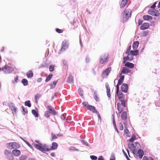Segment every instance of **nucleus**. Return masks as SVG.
Returning a JSON list of instances; mask_svg holds the SVG:
<instances>
[{"label": "nucleus", "instance_id": "f03ea898", "mask_svg": "<svg viewBox=\"0 0 160 160\" xmlns=\"http://www.w3.org/2000/svg\"><path fill=\"white\" fill-rule=\"evenodd\" d=\"M131 11L129 9L125 10L121 14V20L124 23L126 22L131 17Z\"/></svg>", "mask_w": 160, "mask_h": 160}, {"label": "nucleus", "instance_id": "1a4fd4ad", "mask_svg": "<svg viewBox=\"0 0 160 160\" xmlns=\"http://www.w3.org/2000/svg\"><path fill=\"white\" fill-rule=\"evenodd\" d=\"M128 88V85L124 83L123 84L121 87L122 90V92L126 93L127 92Z\"/></svg>", "mask_w": 160, "mask_h": 160}, {"label": "nucleus", "instance_id": "5701e85b", "mask_svg": "<svg viewBox=\"0 0 160 160\" xmlns=\"http://www.w3.org/2000/svg\"><path fill=\"white\" fill-rule=\"evenodd\" d=\"M125 66L126 67H128L130 68H132L134 67V65L133 63L129 62H126L125 63Z\"/></svg>", "mask_w": 160, "mask_h": 160}, {"label": "nucleus", "instance_id": "69168bd1", "mask_svg": "<svg viewBox=\"0 0 160 160\" xmlns=\"http://www.w3.org/2000/svg\"><path fill=\"white\" fill-rule=\"evenodd\" d=\"M142 21L141 20H139L138 21V24L139 25H140L142 24Z\"/></svg>", "mask_w": 160, "mask_h": 160}, {"label": "nucleus", "instance_id": "a211bd4d", "mask_svg": "<svg viewBox=\"0 0 160 160\" xmlns=\"http://www.w3.org/2000/svg\"><path fill=\"white\" fill-rule=\"evenodd\" d=\"M130 72L131 71L129 70L127 68L124 67L122 68V73L123 74H126Z\"/></svg>", "mask_w": 160, "mask_h": 160}, {"label": "nucleus", "instance_id": "338daca9", "mask_svg": "<svg viewBox=\"0 0 160 160\" xmlns=\"http://www.w3.org/2000/svg\"><path fill=\"white\" fill-rule=\"evenodd\" d=\"M63 63L65 66H68L67 61H64Z\"/></svg>", "mask_w": 160, "mask_h": 160}, {"label": "nucleus", "instance_id": "9d476101", "mask_svg": "<svg viewBox=\"0 0 160 160\" xmlns=\"http://www.w3.org/2000/svg\"><path fill=\"white\" fill-rule=\"evenodd\" d=\"M149 27V25L148 23L145 22L143 23L142 25L141 26L140 28L141 29L143 30L148 28Z\"/></svg>", "mask_w": 160, "mask_h": 160}, {"label": "nucleus", "instance_id": "864d4df0", "mask_svg": "<svg viewBox=\"0 0 160 160\" xmlns=\"http://www.w3.org/2000/svg\"><path fill=\"white\" fill-rule=\"evenodd\" d=\"M82 104L85 107H87V106H88V103L87 102H83L82 103Z\"/></svg>", "mask_w": 160, "mask_h": 160}, {"label": "nucleus", "instance_id": "f8f14e48", "mask_svg": "<svg viewBox=\"0 0 160 160\" xmlns=\"http://www.w3.org/2000/svg\"><path fill=\"white\" fill-rule=\"evenodd\" d=\"M106 87L107 89V96L108 98H109L111 96L110 89L108 83H106Z\"/></svg>", "mask_w": 160, "mask_h": 160}, {"label": "nucleus", "instance_id": "79ce46f5", "mask_svg": "<svg viewBox=\"0 0 160 160\" xmlns=\"http://www.w3.org/2000/svg\"><path fill=\"white\" fill-rule=\"evenodd\" d=\"M90 158L92 160H96L97 159V157L94 155H91L90 156Z\"/></svg>", "mask_w": 160, "mask_h": 160}, {"label": "nucleus", "instance_id": "cd10ccee", "mask_svg": "<svg viewBox=\"0 0 160 160\" xmlns=\"http://www.w3.org/2000/svg\"><path fill=\"white\" fill-rule=\"evenodd\" d=\"M127 117V114L126 112H123L121 115V118L123 120H125Z\"/></svg>", "mask_w": 160, "mask_h": 160}, {"label": "nucleus", "instance_id": "b1692460", "mask_svg": "<svg viewBox=\"0 0 160 160\" xmlns=\"http://www.w3.org/2000/svg\"><path fill=\"white\" fill-rule=\"evenodd\" d=\"M130 52L132 56L137 55L139 53V51L138 50H131Z\"/></svg>", "mask_w": 160, "mask_h": 160}, {"label": "nucleus", "instance_id": "aec40b11", "mask_svg": "<svg viewBox=\"0 0 160 160\" xmlns=\"http://www.w3.org/2000/svg\"><path fill=\"white\" fill-rule=\"evenodd\" d=\"M117 94L119 100H122L123 99L124 95L122 92L119 93V92H118V93H117Z\"/></svg>", "mask_w": 160, "mask_h": 160}, {"label": "nucleus", "instance_id": "423d86ee", "mask_svg": "<svg viewBox=\"0 0 160 160\" xmlns=\"http://www.w3.org/2000/svg\"><path fill=\"white\" fill-rule=\"evenodd\" d=\"M148 13L151 15L155 16H158L160 14L159 11L155 9L152 10L150 9L148 10Z\"/></svg>", "mask_w": 160, "mask_h": 160}, {"label": "nucleus", "instance_id": "dca6fc26", "mask_svg": "<svg viewBox=\"0 0 160 160\" xmlns=\"http://www.w3.org/2000/svg\"><path fill=\"white\" fill-rule=\"evenodd\" d=\"M139 44V42L138 41L134 42L132 44V48L134 50H136L138 48Z\"/></svg>", "mask_w": 160, "mask_h": 160}, {"label": "nucleus", "instance_id": "6e6d98bb", "mask_svg": "<svg viewBox=\"0 0 160 160\" xmlns=\"http://www.w3.org/2000/svg\"><path fill=\"white\" fill-rule=\"evenodd\" d=\"M122 105L124 107H125V102L123 100H121Z\"/></svg>", "mask_w": 160, "mask_h": 160}, {"label": "nucleus", "instance_id": "393cba45", "mask_svg": "<svg viewBox=\"0 0 160 160\" xmlns=\"http://www.w3.org/2000/svg\"><path fill=\"white\" fill-rule=\"evenodd\" d=\"M58 145L57 143L55 142H53L52 144L51 149L52 150H55L57 148Z\"/></svg>", "mask_w": 160, "mask_h": 160}, {"label": "nucleus", "instance_id": "c756f323", "mask_svg": "<svg viewBox=\"0 0 160 160\" xmlns=\"http://www.w3.org/2000/svg\"><path fill=\"white\" fill-rule=\"evenodd\" d=\"M18 76L17 75L15 77L14 80H12V82L13 83L16 84L18 82Z\"/></svg>", "mask_w": 160, "mask_h": 160}, {"label": "nucleus", "instance_id": "603ef678", "mask_svg": "<svg viewBox=\"0 0 160 160\" xmlns=\"http://www.w3.org/2000/svg\"><path fill=\"white\" fill-rule=\"evenodd\" d=\"M81 142L83 143L86 146H88V142H86L85 141H84L83 140H81Z\"/></svg>", "mask_w": 160, "mask_h": 160}, {"label": "nucleus", "instance_id": "09e8293b", "mask_svg": "<svg viewBox=\"0 0 160 160\" xmlns=\"http://www.w3.org/2000/svg\"><path fill=\"white\" fill-rule=\"evenodd\" d=\"M131 46H130L127 49V51H126V54H128L129 53V52L130 51V50H131Z\"/></svg>", "mask_w": 160, "mask_h": 160}, {"label": "nucleus", "instance_id": "4d7b16f0", "mask_svg": "<svg viewBox=\"0 0 160 160\" xmlns=\"http://www.w3.org/2000/svg\"><path fill=\"white\" fill-rule=\"evenodd\" d=\"M96 113H97V115L98 117V119L100 120V122H101V118L100 115L99 114L97 111H96Z\"/></svg>", "mask_w": 160, "mask_h": 160}, {"label": "nucleus", "instance_id": "9b49d317", "mask_svg": "<svg viewBox=\"0 0 160 160\" xmlns=\"http://www.w3.org/2000/svg\"><path fill=\"white\" fill-rule=\"evenodd\" d=\"M48 109L51 112H50L52 114L56 115L57 113L54 109L51 106H48L47 107Z\"/></svg>", "mask_w": 160, "mask_h": 160}, {"label": "nucleus", "instance_id": "49530a36", "mask_svg": "<svg viewBox=\"0 0 160 160\" xmlns=\"http://www.w3.org/2000/svg\"><path fill=\"white\" fill-rule=\"evenodd\" d=\"M69 150H73V151H78V149L76 148L75 147H70L69 148Z\"/></svg>", "mask_w": 160, "mask_h": 160}, {"label": "nucleus", "instance_id": "8fccbe9b", "mask_svg": "<svg viewBox=\"0 0 160 160\" xmlns=\"http://www.w3.org/2000/svg\"><path fill=\"white\" fill-rule=\"evenodd\" d=\"M56 32L59 33H61L63 32L62 30L58 28L56 29Z\"/></svg>", "mask_w": 160, "mask_h": 160}, {"label": "nucleus", "instance_id": "39448f33", "mask_svg": "<svg viewBox=\"0 0 160 160\" xmlns=\"http://www.w3.org/2000/svg\"><path fill=\"white\" fill-rule=\"evenodd\" d=\"M2 70L5 74L10 73L12 72V71L11 67L7 65L2 67Z\"/></svg>", "mask_w": 160, "mask_h": 160}, {"label": "nucleus", "instance_id": "3c124183", "mask_svg": "<svg viewBox=\"0 0 160 160\" xmlns=\"http://www.w3.org/2000/svg\"><path fill=\"white\" fill-rule=\"evenodd\" d=\"M124 132L125 134H128V132H129L128 129L126 127H125V128Z\"/></svg>", "mask_w": 160, "mask_h": 160}, {"label": "nucleus", "instance_id": "f704fd0d", "mask_svg": "<svg viewBox=\"0 0 160 160\" xmlns=\"http://www.w3.org/2000/svg\"><path fill=\"white\" fill-rule=\"evenodd\" d=\"M41 97V95L39 94H36L35 96L36 102H37V99H39Z\"/></svg>", "mask_w": 160, "mask_h": 160}, {"label": "nucleus", "instance_id": "a878e982", "mask_svg": "<svg viewBox=\"0 0 160 160\" xmlns=\"http://www.w3.org/2000/svg\"><path fill=\"white\" fill-rule=\"evenodd\" d=\"M124 78V76L122 75L121 77L118 81V84H121Z\"/></svg>", "mask_w": 160, "mask_h": 160}, {"label": "nucleus", "instance_id": "20e7f679", "mask_svg": "<svg viewBox=\"0 0 160 160\" xmlns=\"http://www.w3.org/2000/svg\"><path fill=\"white\" fill-rule=\"evenodd\" d=\"M62 45L61 48L59 50V53L64 52L68 48L69 45L68 41V40H65L62 42Z\"/></svg>", "mask_w": 160, "mask_h": 160}, {"label": "nucleus", "instance_id": "ea45409f", "mask_svg": "<svg viewBox=\"0 0 160 160\" xmlns=\"http://www.w3.org/2000/svg\"><path fill=\"white\" fill-rule=\"evenodd\" d=\"M51 136L52 137V138L51 139V141H53L54 139L57 138V137L56 136V135L53 133H51Z\"/></svg>", "mask_w": 160, "mask_h": 160}, {"label": "nucleus", "instance_id": "7ed1b4c3", "mask_svg": "<svg viewBox=\"0 0 160 160\" xmlns=\"http://www.w3.org/2000/svg\"><path fill=\"white\" fill-rule=\"evenodd\" d=\"M34 146L35 148L40 151L45 153L49 150L48 146L46 144L39 143V144H35Z\"/></svg>", "mask_w": 160, "mask_h": 160}, {"label": "nucleus", "instance_id": "bf43d9fd", "mask_svg": "<svg viewBox=\"0 0 160 160\" xmlns=\"http://www.w3.org/2000/svg\"><path fill=\"white\" fill-rule=\"evenodd\" d=\"M4 153L5 154L8 155V154H10V152H9L8 150H6L4 151Z\"/></svg>", "mask_w": 160, "mask_h": 160}, {"label": "nucleus", "instance_id": "58836bf2", "mask_svg": "<svg viewBox=\"0 0 160 160\" xmlns=\"http://www.w3.org/2000/svg\"><path fill=\"white\" fill-rule=\"evenodd\" d=\"M55 67L54 65H51L49 66V70L50 72H52L54 70V68Z\"/></svg>", "mask_w": 160, "mask_h": 160}, {"label": "nucleus", "instance_id": "a19ab883", "mask_svg": "<svg viewBox=\"0 0 160 160\" xmlns=\"http://www.w3.org/2000/svg\"><path fill=\"white\" fill-rule=\"evenodd\" d=\"M48 65L47 63H46V62H44V63L41 65L40 67V68L44 67H48Z\"/></svg>", "mask_w": 160, "mask_h": 160}, {"label": "nucleus", "instance_id": "0eeeda50", "mask_svg": "<svg viewBox=\"0 0 160 160\" xmlns=\"http://www.w3.org/2000/svg\"><path fill=\"white\" fill-rule=\"evenodd\" d=\"M9 148L10 149H17L20 147V145L16 142L9 143L8 144Z\"/></svg>", "mask_w": 160, "mask_h": 160}, {"label": "nucleus", "instance_id": "f257e3e1", "mask_svg": "<svg viewBox=\"0 0 160 160\" xmlns=\"http://www.w3.org/2000/svg\"><path fill=\"white\" fill-rule=\"evenodd\" d=\"M128 144L129 148L132 151L133 153L134 154L135 157L141 159L142 158L144 154L142 150L139 149L137 152L136 150L135 147L133 143L129 142Z\"/></svg>", "mask_w": 160, "mask_h": 160}, {"label": "nucleus", "instance_id": "a18cd8bd", "mask_svg": "<svg viewBox=\"0 0 160 160\" xmlns=\"http://www.w3.org/2000/svg\"><path fill=\"white\" fill-rule=\"evenodd\" d=\"M9 106L11 108L12 110L14 111L15 112H16V108L13 105L12 106L10 105Z\"/></svg>", "mask_w": 160, "mask_h": 160}, {"label": "nucleus", "instance_id": "c9c22d12", "mask_svg": "<svg viewBox=\"0 0 160 160\" xmlns=\"http://www.w3.org/2000/svg\"><path fill=\"white\" fill-rule=\"evenodd\" d=\"M78 92L82 98H83V91L80 88L78 89Z\"/></svg>", "mask_w": 160, "mask_h": 160}, {"label": "nucleus", "instance_id": "0e129e2a", "mask_svg": "<svg viewBox=\"0 0 160 160\" xmlns=\"http://www.w3.org/2000/svg\"><path fill=\"white\" fill-rule=\"evenodd\" d=\"M113 124L114 127H116V125L115 124V120L114 118H113Z\"/></svg>", "mask_w": 160, "mask_h": 160}, {"label": "nucleus", "instance_id": "473e14b6", "mask_svg": "<svg viewBox=\"0 0 160 160\" xmlns=\"http://www.w3.org/2000/svg\"><path fill=\"white\" fill-rule=\"evenodd\" d=\"M136 136L134 134H132L131 138L129 140V141L131 142H133V141L136 139Z\"/></svg>", "mask_w": 160, "mask_h": 160}, {"label": "nucleus", "instance_id": "2eb2a0df", "mask_svg": "<svg viewBox=\"0 0 160 160\" xmlns=\"http://www.w3.org/2000/svg\"><path fill=\"white\" fill-rule=\"evenodd\" d=\"M128 1V0H122L120 5V8H122L125 7L127 4Z\"/></svg>", "mask_w": 160, "mask_h": 160}, {"label": "nucleus", "instance_id": "7c9ffc66", "mask_svg": "<svg viewBox=\"0 0 160 160\" xmlns=\"http://www.w3.org/2000/svg\"><path fill=\"white\" fill-rule=\"evenodd\" d=\"M53 76L52 74H50L46 78L45 80V82H47L49 81L51 78H52Z\"/></svg>", "mask_w": 160, "mask_h": 160}, {"label": "nucleus", "instance_id": "f3484780", "mask_svg": "<svg viewBox=\"0 0 160 160\" xmlns=\"http://www.w3.org/2000/svg\"><path fill=\"white\" fill-rule=\"evenodd\" d=\"M12 153L16 156H19L21 153L20 151L17 149L13 150L12 151Z\"/></svg>", "mask_w": 160, "mask_h": 160}, {"label": "nucleus", "instance_id": "4c0bfd02", "mask_svg": "<svg viewBox=\"0 0 160 160\" xmlns=\"http://www.w3.org/2000/svg\"><path fill=\"white\" fill-rule=\"evenodd\" d=\"M118 103L117 104V107H118V113H120L122 112L123 109L122 108H121L118 105Z\"/></svg>", "mask_w": 160, "mask_h": 160}, {"label": "nucleus", "instance_id": "6ab92c4d", "mask_svg": "<svg viewBox=\"0 0 160 160\" xmlns=\"http://www.w3.org/2000/svg\"><path fill=\"white\" fill-rule=\"evenodd\" d=\"M143 18L145 20L151 21L152 19V17L149 15H144L143 17Z\"/></svg>", "mask_w": 160, "mask_h": 160}, {"label": "nucleus", "instance_id": "052dcab7", "mask_svg": "<svg viewBox=\"0 0 160 160\" xmlns=\"http://www.w3.org/2000/svg\"><path fill=\"white\" fill-rule=\"evenodd\" d=\"M110 160H115V158L114 157V155L112 154L111 155V158Z\"/></svg>", "mask_w": 160, "mask_h": 160}, {"label": "nucleus", "instance_id": "412c9836", "mask_svg": "<svg viewBox=\"0 0 160 160\" xmlns=\"http://www.w3.org/2000/svg\"><path fill=\"white\" fill-rule=\"evenodd\" d=\"M67 82L71 84L73 83V77L71 75L69 76L68 78Z\"/></svg>", "mask_w": 160, "mask_h": 160}, {"label": "nucleus", "instance_id": "774afa93", "mask_svg": "<svg viewBox=\"0 0 160 160\" xmlns=\"http://www.w3.org/2000/svg\"><path fill=\"white\" fill-rule=\"evenodd\" d=\"M98 160H104L103 159L102 156H99V158L98 159Z\"/></svg>", "mask_w": 160, "mask_h": 160}, {"label": "nucleus", "instance_id": "bb28decb", "mask_svg": "<svg viewBox=\"0 0 160 160\" xmlns=\"http://www.w3.org/2000/svg\"><path fill=\"white\" fill-rule=\"evenodd\" d=\"M22 82L24 86H27L28 84V82L26 79H23L22 81Z\"/></svg>", "mask_w": 160, "mask_h": 160}, {"label": "nucleus", "instance_id": "5fc2aeb1", "mask_svg": "<svg viewBox=\"0 0 160 160\" xmlns=\"http://www.w3.org/2000/svg\"><path fill=\"white\" fill-rule=\"evenodd\" d=\"M94 98L97 101H98V98L95 92L94 93Z\"/></svg>", "mask_w": 160, "mask_h": 160}, {"label": "nucleus", "instance_id": "37998d69", "mask_svg": "<svg viewBox=\"0 0 160 160\" xmlns=\"http://www.w3.org/2000/svg\"><path fill=\"white\" fill-rule=\"evenodd\" d=\"M119 129L120 130H123V125L121 122H120L119 123Z\"/></svg>", "mask_w": 160, "mask_h": 160}, {"label": "nucleus", "instance_id": "de8ad7c7", "mask_svg": "<svg viewBox=\"0 0 160 160\" xmlns=\"http://www.w3.org/2000/svg\"><path fill=\"white\" fill-rule=\"evenodd\" d=\"M65 114L61 115V118L62 120H64L65 118Z\"/></svg>", "mask_w": 160, "mask_h": 160}, {"label": "nucleus", "instance_id": "e433bc0d", "mask_svg": "<svg viewBox=\"0 0 160 160\" xmlns=\"http://www.w3.org/2000/svg\"><path fill=\"white\" fill-rule=\"evenodd\" d=\"M25 105L29 107H30L31 106V104L30 103V102L29 100L26 101L25 102Z\"/></svg>", "mask_w": 160, "mask_h": 160}, {"label": "nucleus", "instance_id": "680f3d73", "mask_svg": "<svg viewBox=\"0 0 160 160\" xmlns=\"http://www.w3.org/2000/svg\"><path fill=\"white\" fill-rule=\"evenodd\" d=\"M22 109L23 112H25V113H27L28 111L27 110H25V108L24 106H22Z\"/></svg>", "mask_w": 160, "mask_h": 160}, {"label": "nucleus", "instance_id": "e2e57ef3", "mask_svg": "<svg viewBox=\"0 0 160 160\" xmlns=\"http://www.w3.org/2000/svg\"><path fill=\"white\" fill-rule=\"evenodd\" d=\"M157 3L156 2H155L154 4L152 5L151 6V8H154L156 7V4Z\"/></svg>", "mask_w": 160, "mask_h": 160}, {"label": "nucleus", "instance_id": "ddd939ff", "mask_svg": "<svg viewBox=\"0 0 160 160\" xmlns=\"http://www.w3.org/2000/svg\"><path fill=\"white\" fill-rule=\"evenodd\" d=\"M126 57L124 58L123 60H132L133 58V56L130 52V53L128 54Z\"/></svg>", "mask_w": 160, "mask_h": 160}, {"label": "nucleus", "instance_id": "2f4dec72", "mask_svg": "<svg viewBox=\"0 0 160 160\" xmlns=\"http://www.w3.org/2000/svg\"><path fill=\"white\" fill-rule=\"evenodd\" d=\"M50 112L49 111H46L45 112L44 115L47 118H48L50 115Z\"/></svg>", "mask_w": 160, "mask_h": 160}, {"label": "nucleus", "instance_id": "72a5a7b5", "mask_svg": "<svg viewBox=\"0 0 160 160\" xmlns=\"http://www.w3.org/2000/svg\"><path fill=\"white\" fill-rule=\"evenodd\" d=\"M32 113L34 115V116L36 117H38V112H36V111L34 109H33L32 111Z\"/></svg>", "mask_w": 160, "mask_h": 160}, {"label": "nucleus", "instance_id": "c03bdc74", "mask_svg": "<svg viewBox=\"0 0 160 160\" xmlns=\"http://www.w3.org/2000/svg\"><path fill=\"white\" fill-rule=\"evenodd\" d=\"M27 157L25 155H22L20 157V160H25Z\"/></svg>", "mask_w": 160, "mask_h": 160}, {"label": "nucleus", "instance_id": "c85d7f7f", "mask_svg": "<svg viewBox=\"0 0 160 160\" xmlns=\"http://www.w3.org/2000/svg\"><path fill=\"white\" fill-rule=\"evenodd\" d=\"M108 57V55L104 54L103 55L101 56L100 60H107Z\"/></svg>", "mask_w": 160, "mask_h": 160}, {"label": "nucleus", "instance_id": "4468645a", "mask_svg": "<svg viewBox=\"0 0 160 160\" xmlns=\"http://www.w3.org/2000/svg\"><path fill=\"white\" fill-rule=\"evenodd\" d=\"M87 109L92 111L93 112L96 113V111L95 108L93 106L88 105V106H87Z\"/></svg>", "mask_w": 160, "mask_h": 160}, {"label": "nucleus", "instance_id": "13d9d810", "mask_svg": "<svg viewBox=\"0 0 160 160\" xmlns=\"http://www.w3.org/2000/svg\"><path fill=\"white\" fill-rule=\"evenodd\" d=\"M121 84H118V83L117 84L116 86V88H117V93H118V92H119V86L120 85H121Z\"/></svg>", "mask_w": 160, "mask_h": 160}, {"label": "nucleus", "instance_id": "4be33fe9", "mask_svg": "<svg viewBox=\"0 0 160 160\" xmlns=\"http://www.w3.org/2000/svg\"><path fill=\"white\" fill-rule=\"evenodd\" d=\"M26 75L28 78H31L33 77V74L32 72L30 70L27 72Z\"/></svg>", "mask_w": 160, "mask_h": 160}, {"label": "nucleus", "instance_id": "6e6552de", "mask_svg": "<svg viewBox=\"0 0 160 160\" xmlns=\"http://www.w3.org/2000/svg\"><path fill=\"white\" fill-rule=\"evenodd\" d=\"M111 70V67L107 68L102 73V76L103 77L105 78V76L107 77L108 76Z\"/></svg>", "mask_w": 160, "mask_h": 160}]
</instances>
